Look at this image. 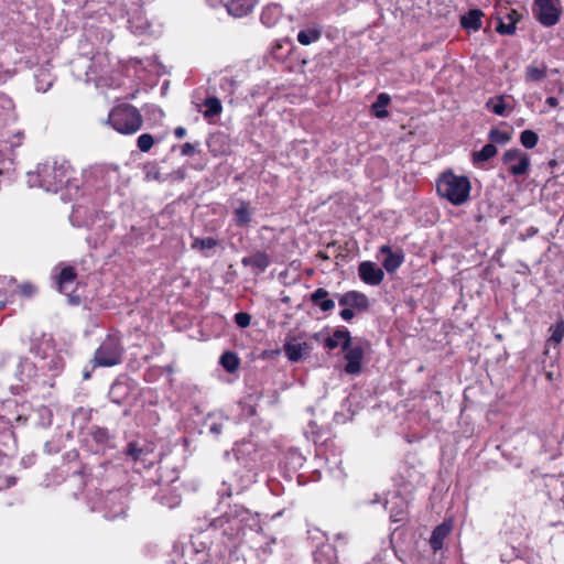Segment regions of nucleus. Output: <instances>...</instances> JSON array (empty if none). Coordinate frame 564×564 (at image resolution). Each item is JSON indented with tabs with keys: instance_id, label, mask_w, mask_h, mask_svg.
<instances>
[{
	"instance_id": "26",
	"label": "nucleus",
	"mask_w": 564,
	"mask_h": 564,
	"mask_svg": "<svg viewBox=\"0 0 564 564\" xmlns=\"http://www.w3.org/2000/svg\"><path fill=\"white\" fill-rule=\"evenodd\" d=\"M390 100L391 98L388 94L380 93L371 106L372 115L378 119L388 117L389 112L387 110V106L390 104Z\"/></svg>"
},
{
	"instance_id": "35",
	"label": "nucleus",
	"mask_w": 564,
	"mask_h": 564,
	"mask_svg": "<svg viewBox=\"0 0 564 564\" xmlns=\"http://www.w3.org/2000/svg\"><path fill=\"white\" fill-rule=\"evenodd\" d=\"M520 142L525 149H533L539 142V135L533 130H523L520 133Z\"/></svg>"
},
{
	"instance_id": "3",
	"label": "nucleus",
	"mask_w": 564,
	"mask_h": 564,
	"mask_svg": "<svg viewBox=\"0 0 564 564\" xmlns=\"http://www.w3.org/2000/svg\"><path fill=\"white\" fill-rule=\"evenodd\" d=\"M107 122L121 134H133L142 128L143 117L137 107L121 104L111 109Z\"/></svg>"
},
{
	"instance_id": "58",
	"label": "nucleus",
	"mask_w": 564,
	"mask_h": 564,
	"mask_svg": "<svg viewBox=\"0 0 564 564\" xmlns=\"http://www.w3.org/2000/svg\"><path fill=\"white\" fill-rule=\"evenodd\" d=\"M545 102L550 106V107H556L558 105V99L554 96H550L546 98Z\"/></svg>"
},
{
	"instance_id": "29",
	"label": "nucleus",
	"mask_w": 564,
	"mask_h": 564,
	"mask_svg": "<svg viewBox=\"0 0 564 564\" xmlns=\"http://www.w3.org/2000/svg\"><path fill=\"white\" fill-rule=\"evenodd\" d=\"M235 223L239 227L249 225L251 221V212L247 202H241L234 212Z\"/></svg>"
},
{
	"instance_id": "11",
	"label": "nucleus",
	"mask_w": 564,
	"mask_h": 564,
	"mask_svg": "<svg viewBox=\"0 0 564 564\" xmlns=\"http://www.w3.org/2000/svg\"><path fill=\"white\" fill-rule=\"evenodd\" d=\"M89 435L96 445V451L105 454L108 449L116 447V434L111 433L107 427L93 425Z\"/></svg>"
},
{
	"instance_id": "6",
	"label": "nucleus",
	"mask_w": 564,
	"mask_h": 564,
	"mask_svg": "<svg viewBox=\"0 0 564 564\" xmlns=\"http://www.w3.org/2000/svg\"><path fill=\"white\" fill-rule=\"evenodd\" d=\"M368 346V340L360 337H355L347 348L341 349L344 354V360L346 361L344 366L345 373L351 376L361 373L365 350Z\"/></svg>"
},
{
	"instance_id": "22",
	"label": "nucleus",
	"mask_w": 564,
	"mask_h": 564,
	"mask_svg": "<svg viewBox=\"0 0 564 564\" xmlns=\"http://www.w3.org/2000/svg\"><path fill=\"white\" fill-rule=\"evenodd\" d=\"M449 532L451 525L447 523H442L432 531L430 545L434 552H437L443 547L444 540L449 534Z\"/></svg>"
},
{
	"instance_id": "18",
	"label": "nucleus",
	"mask_w": 564,
	"mask_h": 564,
	"mask_svg": "<svg viewBox=\"0 0 564 564\" xmlns=\"http://www.w3.org/2000/svg\"><path fill=\"white\" fill-rule=\"evenodd\" d=\"M76 279L77 272L74 267L67 265L62 268L59 273L55 276L58 291L62 293L72 291V286L74 285Z\"/></svg>"
},
{
	"instance_id": "39",
	"label": "nucleus",
	"mask_w": 564,
	"mask_h": 564,
	"mask_svg": "<svg viewBox=\"0 0 564 564\" xmlns=\"http://www.w3.org/2000/svg\"><path fill=\"white\" fill-rule=\"evenodd\" d=\"M297 41L302 45H308L315 41H317V29L312 28L307 30H301L297 34Z\"/></svg>"
},
{
	"instance_id": "27",
	"label": "nucleus",
	"mask_w": 564,
	"mask_h": 564,
	"mask_svg": "<svg viewBox=\"0 0 564 564\" xmlns=\"http://www.w3.org/2000/svg\"><path fill=\"white\" fill-rule=\"evenodd\" d=\"M219 241L213 237L207 238H194L191 245L193 250L202 252L205 257H209L208 250L217 247Z\"/></svg>"
},
{
	"instance_id": "13",
	"label": "nucleus",
	"mask_w": 564,
	"mask_h": 564,
	"mask_svg": "<svg viewBox=\"0 0 564 564\" xmlns=\"http://www.w3.org/2000/svg\"><path fill=\"white\" fill-rule=\"evenodd\" d=\"M354 338L345 326L336 327L332 334L323 339L324 348L332 351L336 348H347Z\"/></svg>"
},
{
	"instance_id": "2",
	"label": "nucleus",
	"mask_w": 564,
	"mask_h": 564,
	"mask_svg": "<svg viewBox=\"0 0 564 564\" xmlns=\"http://www.w3.org/2000/svg\"><path fill=\"white\" fill-rule=\"evenodd\" d=\"M435 184L438 196L454 206L464 205L470 197L471 183L468 176L457 175L451 169L443 171Z\"/></svg>"
},
{
	"instance_id": "41",
	"label": "nucleus",
	"mask_w": 564,
	"mask_h": 564,
	"mask_svg": "<svg viewBox=\"0 0 564 564\" xmlns=\"http://www.w3.org/2000/svg\"><path fill=\"white\" fill-rule=\"evenodd\" d=\"M516 24L514 21L505 22L503 18L498 19V24L496 26V31L501 35H512L516 33Z\"/></svg>"
},
{
	"instance_id": "38",
	"label": "nucleus",
	"mask_w": 564,
	"mask_h": 564,
	"mask_svg": "<svg viewBox=\"0 0 564 564\" xmlns=\"http://www.w3.org/2000/svg\"><path fill=\"white\" fill-rule=\"evenodd\" d=\"M155 143V139L150 133H142L137 139V147L141 152H149Z\"/></svg>"
},
{
	"instance_id": "40",
	"label": "nucleus",
	"mask_w": 564,
	"mask_h": 564,
	"mask_svg": "<svg viewBox=\"0 0 564 564\" xmlns=\"http://www.w3.org/2000/svg\"><path fill=\"white\" fill-rule=\"evenodd\" d=\"M10 111L11 100L3 94H0V127H2L7 122L10 116Z\"/></svg>"
},
{
	"instance_id": "31",
	"label": "nucleus",
	"mask_w": 564,
	"mask_h": 564,
	"mask_svg": "<svg viewBox=\"0 0 564 564\" xmlns=\"http://www.w3.org/2000/svg\"><path fill=\"white\" fill-rule=\"evenodd\" d=\"M204 106L206 109L203 112V116L206 119H210L218 116L223 110L221 102L217 97H207L204 100Z\"/></svg>"
},
{
	"instance_id": "60",
	"label": "nucleus",
	"mask_w": 564,
	"mask_h": 564,
	"mask_svg": "<svg viewBox=\"0 0 564 564\" xmlns=\"http://www.w3.org/2000/svg\"><path fill=\"white\" fill-rule=\"evenodd\" d=\"M317 300H318V296H317V290L314 291L313 293H311V301L314 303V304H317Z\"/></svg>"
},
{
	"instance_id": "24",
	"label": "nucleus",
	"mask_w": 564,
	"mask_h": 564,
	"mask_svg": "<svg viewBox=\"0 0 564 564\" xmlns=\"http://www.w3.org/2000/svg\"><path fill=\"white\" fill-rule=\"evenodd\" d=\"M498 150L490 142L485 144L479 151L471 153V162L475 166H481L497 154Z\"/></svg>"
},
{
	"instance_id": "19",
	"label": "nucleus",
	"mask_w": 564,
	"mask_h": 564,
	"mask_svg": "<svg viewBox=\"0 0 564 564\" xmlns=\"http://www.w3.org/2000/svg\"><path fill=\"white\" fill-rule=\"evenodd\" d=\"M282 17V8L280 4L270 3L265 6L261 12L260 21L267 28L274 26Z\"/></svg>"
},
{
	"instance_id": "9",
	"label": "nucleus",
	"mask_w": 564,
	"mask_h": 564,
	"mask_svg": "<svg viewBox=\"0 0 564 564\" xmlns=\"http://www.w3.org/2000/svg\"><path fill=\"white\" fill-rule=\"evenodd\" d=\"M135 388V382L129 377L118 376L111 383L108 397L116 404H124Z\"/></svg>"
},
{
	"instance_id": "16",
	"label": "nucleus",
	"mask_w": 564,
	"mask_h": 564,
	"mask_svg": "<svg viewBox=\"0 0 564 564\" xmlns=\"http://www.w3.org/2000/svg\"><path fill=\"white\" fill-rule=\"evenodd\" d=\"M37 367L28 358H21L17 365L14 372L15 378L21 382L22 387L29 386L31 380L35 378Z\"/></svg>"
},
{
	"instance_id": "37",
	"label": "nucleus",
	"mask_w": 564,
	"mask_h": 564,
	"mask_svg": "<svg viewBox=\"0 0 564 564\" xmlns=\"http://www.w3.org/2000/svg\"><path fill=\"white\" fill-rule=\"evenodd\" d=\"M551 336L550 341L560 344L564 338V321L560 319L550 327Z\"/></svg>"
},
{
	"instance_id": "20",
	"label": "nucleus",
	"mask_w": 564,
	"mask_h": 564,
	"mask_svg": "<svg viewBox=\"0 0 564 564\" xmlns=\"http://www.w3.org/2000/svg\"><path fill=\"white\" fill-rule=\"evenodd\" d=\"M484 13L479 9H470L467 13L460 17V25L468 31L477 32L481 29Z\"/></svg>"
},
{
	"instance_id": "28",
	"label": "nucleus",
	"mask_w": 564,
	"mask_h": 564,
	"mask_svg": "<svg viewBox=\"0 0 564 564\" xmlns=\"http://www.w3.org/2000/svg\"><path fill=\"white\" fill-rule=\"evenodd\" d=\"M219 364L227 372L234 373L239 368L240 359L236 352L227 350L220 356Z\"/></svg>"
},
{
	"instance_id": "54",
	"label": "nucleus",
	"mask_w": 564,
	"mask_h": 564,
	"mask_svg": "<svg viewBox=\"0 0 564 564\" xmlns=\"http://www.w3.org/2000/svg\"><path fill=\"white\" fill-rule=\"evenodd\" d=\"M507 19L509 21H514V24L521 19V14L517 10H511L509 13H507Z\"/></svg>"
},
{
	"instance_id": "44",
	"label": "nucleus",
	"mask_w": 564,
	"mask_h": 564,
	"mask_svg": "<svg viewBox=\"0 0 564 564\" xmlns=\"http://www.w3.org/2000/svg\"><path fill=\"white\" fill-rule=\"evenodd\" d=\"M321 553L326 556L324 560L325 564H334L337 561L336 551L330 544H323L319 546V554Z\"/></svg>"
},
{
	"instance_id": "5",
	"label": "nucleus",
	"mask_w": 564,
	"mask_h": 564,
	"mask_svg": "<svg viewBox=\"0 0 564 564\" xmlns=\"http://www.w3.org/2000/svg\"><path fill=\"white\" fill-rule=\"evenodd\" d=\"M123 352L121 338L115 334L107 335L94 354V368L113 367L121 364Z\"/></svg>"
},
{
	"instance_id": "47",
	"label": "nucleus",
	"mask_w": 564,
	"mask_h": 564,
	"mask_svg": "<svg viewBox=\"0 0 564 564\" xmlns=\"http://www.w3.org/2000/svg\"><path fill=\"white\" fill-rule=\"evenodd\" d=\"M523 154L520 149H509L502 155V162L505 164H512L513 161H518V159Z\"/></svg>"
},
{
	"instance_id": "52",
	"label": "nucleus",
	"mask_w": 564,
	"mask_h": 564,
	"mask_svg": "<svg viewBox=\"0 0 564 564\" xmlns=\"http://www.w3.org/2000/svg\"><path fill=\"white\" fill-rule=\"evenodd\" d=\"M341 307H343V310H340L339 316L346 322L351 321L355 317L356 313L354 311H351V308H349L348 306H341Z\"/></svg>"
},
{
	"instance_id": "57",
	"label": "nucleus",
	"mask_w": 564,
	"mask_h": 564,
	"mask_svg": "<svg viewBox=\"0 0 564 564\" xmlns=\"http://www.w3.org/2000/svg\"><path fill=\"white\" fill-rule=\"evenodd\" d=\"M175 177L180 181H183L186 177V172L184 169H178L174 173Z\"/></svg>"
},
{
	"instance_id": "25",
	"label": "nucleus",
	"mask_w": 564,
	"mask_h": 564,
	"mask_svg": "<svg viewBox=\"0 0 564 564\" xmlns=\"http://www.w3.org/2000/svg\"><path fill=\"white\" fill-rule=\"evenodd\" d=\"M284 351L290 361H299L307 352V345L299 341H288Z\"/></svg>"
},
{
	"instance_id": "34",
	"label": "nucleus",
	"mask_w": 564,
	"mask_h": 564,
	"mask_svg": "<svg viewBox=\"0 0 564 564\" xmlns=\"http://www.w3.org/2000/svg\"><path fill=\"white\" fill-rule=\"evenodd\" d=\"M486 108L497 116H501V117L508 116V113L506 111L507 107H506L503 96L490 98L486 102Z\"/></svg>"
},
{
	"instance_id": "53",
	"label": "nucleus",
	"mask_w": 564,
	"mask_h": 564,
	"mask_svg": "<svg viewBox=\"0 0 564 564\" xmlns=\"http://www.w3.org/2000/svg\"><path fill=\"white\" fill-rule=\"evenodd\" d=\"M283 44H290V41L289 40H283V41H278L275 42V44L272 46V54L276 57H281L279 55V50H282L283 48Z\"/></svg>"
},
{
	"instance_id": "56",
	"label": "nucleus",
	"mask_w": 564,
	"mask_h": 564,
	"mask_svg": "<svg viewBox=\"0 0 564 564\" xmlns=\"http://www.w3.org/2000/svg\"><path fill=\"white\" fill-rule=\"evenodd\" d=\"M174 134L177 139H182L186 135V129L182 126L174 129Z\"/></svg>"
},
{
	"instance_id": "43",
	"label": "nucleus",
	"mask_w": 564,
	"mask_h": 564,
	"mask_svg": "<svg viewBox=\"0 0 564 564\" xmlns=\"http://www.w3.org/2000/svg\"><path fill=\"white\" fill-rule=\"evenodd\" d=\"M143 453H144L143 448L139 447L135 442H130L127 445V448L124 451V454L128 457H131L133 462L141 459V456L143 455Z\"/></svg>"
},
{
	"instance_id": "61",
	"label": "nucleus",
	"mask_w": 564,
	"mask_h": 564,
	"mask_svg": "<svg viewBox=\"0 0 564 564\" xmlns=\"http://www.w3.org/2000/svg\"><path fill=\"white\" fill-rule=\"evenodd\" d=\"M90 377H91V372L90 371H85L84 375H83L84 380H88V379H90Z\"/></svg>"
},
{
	"instance_id": "8",
	"label": "nucleus",
	"mask_w": 564,
	"mask_h": 564,
	"mask_svg": "<svg viewBox=\"0 0 564 564\" xmlns=\"http://www.w3.org/2000/svg\"><path fill=\"white\" fill-rule=\"evenodd\" d=\"M558 4V0H534L532 8L533 15L543 26H553L561 18Z\"/></svg>"
},
{
	"instance_id": "1",
	"label": "nucleus",
	"mask_w": 564,
	"mask_h": 564,
	"mask_svg": "<svg viewBox=\"0 0 564 564\" xmlns=\"http://www.w3.org/2000/svg\"><path fill=\"white\" fill-rule=\"evenodd\" d=\"M70 166L67 162L39 164L34 173H29V183L47 192L57 193L70 184Z\"/></svg>"
},
{
	"instance_id": "48",
	"label": "nucleus",
	"mask_w": 564,
	"mask_h": 564,
	"mask_svg": "<svg viewBox=\"0 0 564 564\" xmlns=\"http://www.w3.org/2000/svg\"><path fill=\"white\" fill-rule=\"evenodd\" d=\"M234 319H235V323L240 327V328H246L250 325L251 323V315L246 313V312H239V313H236L235 316H234Z\"/></svg>"
},
{
	"instance_id": "36",
	"label": "nucleus",
	"mask_w": 564,
	"mask_h": 564,
	"mask_svg": "<svg viewBox=\"0 0 564 564\" xmlns=\"http://www.w3.org/2000/svg\"><path fill=\"white\" fill-rule=\"evenodd\" d=\"M488 139L491 144H506L510 140V135L508 132L492 128L488 133Z\"/></svg>"
},
{
	"instance_id": "23",
	"label": "nucleus",
	"mask_w": 564,
	"mask_h": 564,
	"mask_svg": "<svg viewBox=\"0 0 564 564\" xmlns=\"http://www.w3.org/2000/svg\"><path fill=\"white\" fill-rule=\"evenodd\" d=\"M34 79L36 90L46 93L53 85L54 76L48 67H40L34 75Z\"/></svg>"
},
{
	"instance_id": "49",
	"label": "nucleus",
	"mask_w": 564,
	"mask_h": 564,
	"mask_svg": "<svg viewBox=\"0 0 564 564\" xmlns=\"http://www.w3.org/2000/svg\"><path fill=\"white\" fill-rule=\"evenodd\" d=\"M199 145V143H189L186 142L181 145V154L184 156H192L196 152V148Z\"/></svg>"
},
{
	"instance_id": "32",
	"label": "nucleus",
	"mask_w": 564,
	"mask_h": 564,
	"mask_svg": "<svg viewBox=\"0 0 564 564\" xmlns=\"http://www.w3.org/2000/svg\"><path fill=\"white\" fill-rule=\"evenodd\" d=\"M530 167V159L527 153H523L517 161V163L509 166L510 174L514 176H521L528 173Z\"/></svg>"
},
{
	"instance_id": "7",
	"label": "nucleus",
	"mask_w": 564,
	"mask_h": 564,
	"mask_svg": "<svg viewBox=\"0 0 564 564\" xmlns=\"http://www.w3.org/2000/svg\"><path fill=\"white\" fill-rule=\"evenodd\" d=\"M235 456L237 460L248 470L252 471V478L256 476L257 471L260 468V460L262 457L261 452L258 449L257 445L252 442H241L236 444L234 448Z\"/></svg>"
},
{
	"instance_id": "62",
	"label": "nucleus",
	"mask_w": 564,
	"mask_h": 564,
	"mask_svg": "<svg viewBox=\"0 0 564 564\" xmlns=\"http://www.w3.org/2000/svg\"><path fill=\"white\" fill-rule=\"evenodd\" d=\"M15 420L17 421H21V422H25L26 421V416H24L22 414H19V415H17Z\"/></svg>"
},
{
	"instance_id": "12",
	"label": "nucleus",
	"mask_w": 564,
	"mask_h": 564,
	"mask_svg": "<svg viewBox=\"0 0 564 564\" xmlns=\"http://www.w3.org/2000/svg\"><path fill=\"white\" fill-rule=\"evenodd\" d=\"M359 279L367 285L377 286L384 279V271L372 261H362L358 265Z\"/></svg>"
},
{
	"instance_id": "55",
	"label": "nucleus",
	"mask_w": 564,
	"mask_h": 564,
	"mask_svg": "<svg viewBox=\"0 0 564 564\" xmlns=\"http://www.w3.org/2000/svg\"><path fill=\"white\" fill-rule=\"evenodd\" d=\"M10 360H14V358L12 356L6 355L4 352H0V369L3 368Z\"/></svg>"
},
{
	"instance_id": "59",
	"label": "nucleus",
	"mask_w": 564,
	"mask_h": 564,
	"mask_svg": "<svg viewBox=\"0 0 564 564\" xmlns=\"http://www.w3.org/2000/svg\"><path fill=\"white\" fill-rule=\"evenodd\" d=\"M538 231H539L538 228L531 226L527 229L525 237L531 238V237L535 236L538 234Z\"/></svg>"
},
{
	"instance_id": "30",
	"label": "nucleus",
	"mask_w": 564,
	"mask_h": 564,
	"mask_svg": "<svg viewBox=\"0 0 564 564\" xmlns=\"http://www.w3.org/2000/svg\"><path fill=\"white\" fill-rule=\"evenodd\" d=\"M547 74L546 65H542L541 67L529 65L525 68V82L527 83H540L542 82Z\"/></svg>"
},
{
	"instance_id": "46",
	"label": "nucleus",
	"mask_w": 564,
	"mask_h": 564,
	"mask_svg": "<svg viewBox=\"0 0 564 564\" xmlns=\"http://www.w3.org/2000/svg\"><path fill=\"white\" fill-rule=\"evenodd\" d=\"M17 289L25 297H32L37 292V288L31 282H23L17 285Z\"/></svg>"
},
{
	"instance_id": "15",
	"label": "nucleus",
	"mask_w": 564,
	"mask_h": 564,
	"mask_svg": "<svg viewBox=\"0 0 564 564\" xmlns=\"http://www.w3.org/2000/svg\"><path fill=\"white\" fill-rule=\"evenodd\" d=\"M227 12L235 18L248 15L254 9L258 0H220Z\"/></svg>"
},
{
	"instance_id": "14",
	"label": "nucleus",
	"mask_w": 564,
	"mask_h": 564,
	"mask_svg": "<svg viewBox=\"0 0 564 564\" xmlns=\"http://www.w3.org/2000/svg\"><path fill=\"white\" fill-rule=\"evenodd\" d=\"M379 252L384 254L382 260V268L390 274L394 273L404 262V252L399 249L393 251L389 245H382Z\"/></svg>"
},
{
	"instance_id": "33",
	"label": "nucleus",
	"mask_w": 564,
	"mask_h": 564,
	"mask_svg": "<svg viewBox=\"0 0 564 564\" xmlns=\"http://www.w3.org/2000/svg\"><path fill=\"white\" fill-rule=\"evenodd\" d=\"M400 501H401L400 506L398 505L397 507L391 506L392 500L386 501V509L389 510L390 518L393 522H401L405 516L406 503L401 499H400Z\"/></svg>"
},
{
	"instance_id": "4",
	"label": "nucleus",
	"mask_w": 564,
	"mask_h": 564,
	"mask_svg": "<svg viewBox=\"0 0 564 564\" xmlns=\"http://www.w3.org/2000/svg\"><path fill=\"white\" fill-rule=\"evenodd\" d=\"M257 513L241 505H235L223 516L214 519L210 523L215 529H223L225 535L238 534L245 527H252L251 521L256 522Z\"/></svg>"
},
{
	"instance_id": "17",
	"label": "nucleus",
	"mask_w": 564,
	"mask_h": 564,
	"mask_svg": "<svg viewBox=\"0 0 564 564\" xmlns=\"http://www.w3.org/2000/svg\"><path fill=\"white\" fill-rule=\"evenodd\" d=\"M241 263L243 267H250L254 270L256 274L263 273L267 268L270 265L271 260L270 257L262 251H258L251 256L243 257L241 259Z\"/></svg>"
},
{
	"instance_id": "10",
	"label": "nucleus",
	"mask_w": 564,
	"mask_h": 564,
	"mask_svg": "<svg viewBox=\"0 0 564 564\" xmlns=\"http://www.w3.org/2000/svg\"><path fill=\"white\" fill-rule=\"evenodd\" d=\"M339 306H348L356 314L365 313L370 307L368 296L359 291H348L344 294H336Z\"/></svg>"
},
{
	"instance_id": "63",
	"label": "nucleus",
	"mask_w": 564,
	"mask_h": 564,
	"mask_svg": "<svg viewBox=\"0 0 564 564\" xmlns=\"http://www.w3.org/2000/svg\"><path fill=\"white\" fill-rule=\"evenodd\" d=\"M311 433H312V436H313V443L316 444L317 443V441L315 440L316 433L314 431H312Z\"/></svg>"
},
{
	"instance_id": "21",
	"label": "nucleus",
	"mask_w": 564,
	"mask_h": 564,
	"mask_svg": "<svg viewBox=\"0 0 564 564\" xmlns=\"http://www.w3.org/2000/svg\"><path fill=\"white\" fill-rule=\"evenodd\" d=\"M65 367V359L63 355L53 352L48 356H46L43 359V364L41 365V369L46 370L50 372L53 377L57 376L63 371Z\"/></svg>"
},
{
	"instance_id": "42",
	"label": "nucleus",
	"mask_w": 564,
	"mask_h": 564,
	"mask_svg": "<svg viewBox=\"0 0 564 564\" xmlns=\"http://www.w3.org/2000/svg\"><path fill=\"white\" fill-rule=\"evenodd\" d=\"M327 296L328 292L319 288V310L323 312H328L335 307V301Z\"/></svg>"
},
{
	"instance_id": "64",
	"label": "nucleus",
	"mask_w": 564,
	"mask_h": 564,
	"mask_svg": "<svg viewBox=\"0 0 564 564\" xmlns=\"http://www.w3.org/2000/svg\"><path fill=\"white\" fill-rule=\"evenodd\" d=\"M223 80H225V82L229 83L230 85H232V84H234V80H232V79H229V78H224Z\"/></svg>"
},
{
	"instance_id": "45",
	"label": "nucleus",
	"mask_w": 564,
	"mask_h": 564,
	"mask_svg": "<svg viewBox=\"0 0 564 564\" xmlns=\"http://www.w3.org/2000/svg\"><path fill=\"white\" fill-rule=\"evenodd\" d=\"M212 415L205 419L204 426H206L210 434L218 436L223 432V423L219 421H212Z\"/></svg>"
},
{
	"instance_id": "50",
	"label": "nucleus",
	"mask_w": 564,
	"mask_h": 564,
	"mask_svg": "<svg viewBox=\"0 0 564 564\" xmlns=\"http://www.w3.org/2000/svg\"><path fill=\"white\" fill-rule=\"evenodd\" d=\"M145 178L147 180H155V181H161L162 177H161V172L160 170L156 167V165H151L150 170L147 171L145 173Z\"/></svg>"
},
{
	"instance_id": "51",
	"label": "nucleus",
	"mask_w": 564,
	"mask_h": 564,
	"mask_svg": "<svg viewBox=\"0 0 564 564\" xmlns=\"http://www.w3.org/2000/svg\"><path fill=\"white\" fill-rule=\"evenodd\" d=\"M234 494V489L231 485L227 484L226 481L223 482L221 488L218 490V495L220 497H231Z\"/></svg>"
}]
</instances>
